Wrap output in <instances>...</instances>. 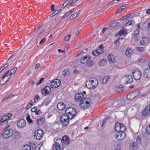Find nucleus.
I'll return each mask as SVG.
<instances>
[{"mask_svg": "<svg viewBox=\"0 0 150 150\" xmlns=\"http://www.w3.org/2000/svg\"><path fill=\"white\" fill-rule=\"evenodd\" d=\"M98 81L96 79H91L88 80L86 83V86L88 88L91 89L95 88L98 84Z\"/></svg>", "mask_w": 150, "mask_h": 150, "instance_id": "nucleus-1", "label": "nucleus"}, {"mask_svg": "<svg viewBox=\"0 0 150 150\" xmlns=\"http://www.w3.org/2000/svg\"><path fill=\"white\" fill-rule=\"evenodd\" d=\"M91 57L89 55H86L81 57L80 59V62L82 64H86L88 67L91 66L93 64L92 60H91Z\"/></svg>", "mask_w": 150, "mask_h": 150, "instance_id": "nucleus-2", "label": "nucleus"}, {"mask_svg": "<svg viewBox=\"0 0 150 150\" xmlns=\"http://www.w3.org/2000/svg\"><path fill=\"white\" fill-rule=\"evenodd\" d=\"M7 126L6 128V130L2 134V137L6 139L11 137L13 134V131L12 129L9 128V125H7Z\"/></svg>", "mask_w": 150, "mask_h": 150, "instance_id": "nucleus-3", "label": "nucleus"}, {"mask_svg": "<svg viewBox=\"0 0 150 150\" xmlns=\"http://www.w3.org/2000/svg\"><path fill=\"white\" fill-rule=\"evenodd\" d=\"M84 96L82 93H78L76 94L75 96V100L77 102H80L79 106L81 108L84 104Z\"/></svg>", "mask_w": 150, "mask_h": 150, "instance_id": "nucleus-4", "label": "nucleus"}, {"mask_svg": "<svg viewBox=\"0 0 150 150\" xmlns=\"http://www.w3.org/2000/svg\"><path fill=\"white\" fill-rule=\"evenodd\" d=\"M63 145L62 141L60 139H57L55 141V143L54 144L52 148L54 150H59L63 149Z\"/></svg>", "mask_w": 150, "mask_h": 150, "instance_id": "nucleus-5", "label": "nucleus"}, {"mask_svg": "<svg viewBox=\"0 0 150 150\" xmlns=\"http://www.w3.org/2000/svg\"><path fill=\"white\" fill-rule=\"evenodd\" d=\"M69 109H71L72 110L71 111L68 112L69 108H67L66 110V115H67V118L69 119H71L73 118L74 117L76 116L77 114V112L75 109H74L73 108H72L69 107Z\"/></svg>", "mask_w": 150, "mask_h": 150, "instance_id": "nucleus-6", "label": "nucleus"}, {"mask_svg": "<svg viewBox=\"0 0 150 150\" xmlns=\"http://www.w3.org/2000/svg\"><path fill=\"white\" fill-rule=\"evenodd\" d=\"M66 117L67 115L65 114H63L60 118V121L63 126H66L68 124L69 120Z\"/></svg>", "mask_w": 150, "mask_h": 150, "instance_id": "nucleus-7", "label": "nucleus"}, {"mask_svg": "<svg viewBox=\"0 0 150 150\" xmlns=\"http://www.w3.org/2000/svg\"><path fill=\"white\" fill-rule=\"evenodd\" d=\"M115 128V130L117 132H124L126 130V128L125 126L123 124L119 122L116 123Z\"/></svg>", "mask_w": 150, "mask_h": 150, "instance_id": "nucleus-8", "label": "nucleus"}, {"mask_svg": "<svg viewBox=\"0 0 150 150\" xmlns=\"http://www.w3.org/2000/svg\"><path fill=\"white\" fill-rule=\"evenodd\" d=\"M124 132H117L115 135V138L120 141L124 139L126 137V134Z\"/></svg>", "mask_w": 150, "mask_h": 150, "instance_id": "nucleus-9", "label": "nucleus"}, {"mask_svg": "<svg viewBox=\"0 0 150 150\" xmlns=\"http://www.w3.org/2000/svg\"><path fill=\"white\" fill-rule=\"evenodd\" d=\"M43 135V132L41 129L36 130L34 133V136L37 140H40Z\"/></svg>", "mask_w": 150, "mask_h": 150, "instance_id": "nucleus-10", "label": "nucleus"}, {"mask_svg": "<svg viewBox=\"0 0 150 150\" xmlns=\"http://www.w3.org/2000/svg\"><path fill=\"white\" fill-rule=\"evenodd\" d=\"M133 76L134 79L136 80L140 79L142 76L141 72L139 70H136L133 72Z\"/></svg>", "mask_w": 150, "mask_h": 150, "instance_id": "nucleus-11", "label": "nucleus"}, {"mask_svg": "<svg viewBox=\"0 0 150 150\" xmlns=\"http://www.w3.org/2000/svg\"><path fill=\"white\" fill-rule=\"evenodd\" d=\"M61 84V81L59 79H56L51 82L50 86L52 88H56L59 86Z\"/></svg>", "mask_w": 150, "mask_h": 150, "instance_id": "nucleus-12", "label": "nucleus"}, {"mask_svg": "<svg viewBox=\"0 0 150 150\" xmlns=\"http://www.w3.org/2000/svg\"><path fill=\"white\" fill-rule=\"evenodd\" d=\"M84 101L85 100V103L83 104L82 108L83 109L87 108L89 107L91 103V100L89 97H86L84 98Z\"/></svg>", "mask_w": 150, "mask_h": 150, "instance_id": "nucleus-13", "label": "nucleus"}, {"mask_svg": "<svg viewBox=\"0 0 150 150\" xmlns=\"http://www.w3.org/2000/svg\"><path fill=\"white\" fill-rule=\"evenodd\" d=\"M26 122L25 120L23 119L19 120L17 123V125L19 128L24 127L26 125Z\"/></svg>", "mask_w": 150, "mask_h": 150, "instance_id": "nucleus-14", "label": "nucleus"}, {"mask_svg": "<svg viewBox=\"0 0 150 150\" xmlns=\"http://www.w3.org/2000/svg\"><path fill=\"white\" fill-rule=\"evenodd\" d=\"M51 91L50 87L49 86H46L41 90V92L42 96H45L48 95Z\"/></svg>", "mask_w": 150, "mask_h": 150, "instance_id": "nucleus-15", "label": "nucleus"}, {"mask_svg": "<svg viewBox=\"0 0 150 150\" xmlns=\"http://www.w3.org/2000/svg\"><path fill=\"white\" fill-rule=\"evenodd\" d=\"M123 79L125 80V84H126L128 83H131L133 81V78L131 76L129 75H127L123 76Z\"/></svg>", "mask_w": 150, "mask_h": 150, "instance_id": "nucleus-16", "label": "nucleus"}, {"mask_svg": "<svg viewBox=\"0 0 150 150\" xmlns=\"http://www.w3.org/2000/svg\"><path fill=\"white\" fill-rule=\"evenodd\" d=\"M11 116V115L10 113H7L4 115L0 120V125H1L3 122L9 119Z\"/></svg>", "mask_w": 150, "mask_h": 150, "instance_id": "nucleus-17", "label": "nucleus"}, {"mask_svg": "<svg viewBox=\"0 0 150 150\" xmlns=\"http://www.w3.org/2000/svg\"><path fill=\"white\" fill-rule=\"evenodd\" d=\"M150 114V105L147 106L142 112V115L144 116H146Z\"/></svg>", "mask_w": 150, "mask_h": 150, "instance_id": "nucleus-18", "label": "nucleus"}, {"mask_svg": "<svg viewBox=\"0 0 150 150\" xmlns=\"http://www.w3.org/2000/svg\"><path fill=\"white\" fill-rule=\"evenodd\" d=\"M115 92L121 93L124 90L123 86L122 85H120L119 86H117L115 87Z\"/></svg>", "mask_w": 150, "mask_h": 150, "instance_id": "nucleus-19", "label": "nucleus"}, {"mask_svg": "<svg viewBox=\"0 0 150 150\" xmlns=\"http://www.w3.org/2000/svg\"><path fill=\"white\" fill-rule=\"evenodd\" d=\"M149 41V39L148 37L143 38L140 41V44L141 45H143L148 43Z\"/></svg>", "mask_w": 150, "mask_h": 150, "instance_id": "nucleus-20", "label": "nucleus"}, {"mask_svg": "<svg viewBox=\"0 0 150 150\" xmlns=\"http://www.w3.org/2000/svg\"><path fill=\"white\" fill-rule=\"evenodd\" d=\"M62 140V143H64L66 144H70V139L67 135H65L63 136Z\"/></svg>", "mask_w": 150, "mask_h": 150, "instance_id": "nucleus-21", "label": "nucleus"}, {"mask_svg": "<svg viewBox=\"0 0 150 150\" xmlns=\"http://www.w3.org/2000/svg\"><path fill=\"white\" fill-rule=\"evenodd\" d=\"M137 144L135 142L131 143L129 144V148L132 150H136L137 149Z\"/></svg>", "mask_w": 150, "mask_h": 150, "instance_id": "nucleus-22", "label": "nucleus"}, {"mask_svg": "<svg viewBox=\"0 0 150 150\" xmlns=\"http://www.w3.org/2000/svg\"><path fill=\"white\" fill-rule=\"evenodd\" d=\"M66 105L62 102H59L57 105V108L58 110H64L65 108Z\"/></svg>", "mask_w": 150, "mask_h": 150, "instance_id": "nucleus-23", "label": "nucleus"}, {"mask_svg": "<svg viewBox=\"0 0 150 150\" xmlns=\"http://www.w3.org/2000/svg\"><path fill=\"white\" fill-rule=\"evenodd\" d=\"M144 76L145 78L150 77V70L149 69H146L144 71Z\"/></svg>", "mask_w": 150, "mask_h": 150, "instance_id": "nucleus-24", "label": "nucleus"}, {"mask_svg": "<svg viewBox=\"0 0 150 150\" xmlns=\"http://www.w3.org/2000/svg\"><path fill=\"white\" fill-rule=\"evenodd\" d=\"M33 147L30 144H25L23 146L22 150H31L33 149Z\"/></svg>", "mask_w": 150, "mask_h": 150, "instance_id": "nucleus-25", "label": "nucleus"}, {"mask_svg": "<svg viewBox=\"0 0 150 150\" xmlns=\"http://www.w3.org/2000/svg\"><path fill=\"white\" fill-rule=\"evenodd\" d=\"M133 52L132 48H128L125 52V54L127 56H130L133 54Z\"/></svg>", "mask_w": 150, "mask_h": 150, "instance_id": "nucleus-26", "label": "nucleus"}, {"mask_svg": "<svg viewBox=\"0 0 150 150\" xmlns=\"http://www.w3.org/2000/svg\"><path fill=\"white\" fill-rule=\"evenodd\" d=\"M45 119L43 118H41L37 120V123L38 126L42 125L44 123Z\"/></svg>", "mask_w": 150, "mask_h": 150, "instance_id": "nucleus-27", "label": "nucleus"}, {"mask_svg": "<svg viewBox=\"0 0 150 150\" xmlns=\"http://www.w3.org/2000/svg\"><path fill=\"white\" fill-rule=\"evenodd\" d=\"M109 62L111 63H114L115 61L114 56L112 54L108 56V57Z\"/></svg>", "mask_w": 150, "mask_h": 150, "instance_id": "nucleus-28", "label": "nucleus"}, {"mask_svg": "<svg viewBox=\"0 0 150 150\" xmlns=\"http://www.w3.org/2000/svg\"><path fill=\"white\" fill-rule=\"evenodd\" d=\"M70 71L69 69H65L62 72V74L65 76H68L70 74Z\"/></svg>", "mask_w": 150, "mask_h": 150, "instance_id": "nucleus-29", "label": "nucleus"}, {"mask_svg": "<svg viewBox=\"0 0 150 150\" xmlns=\"http://www.w3.org/2000/svg\"><path fill=\"white\" fill-rule=\"evenodd\" d=\"M62 10V8L57 10L52 13L50 16V18H52L55 15L57 14L60 11Z\"/></svg>", "mask_w": 150, "mask_h": 150, "instance_id": "nucleus-30", "label": "nucleus"}, {"mask_svg": "<svg viewBox=\"0 0 150 150\" xmlns=\"http://www.w3.org/2000/svg\"><path fill=\"white\" fill-rule=\"evenodd\" d=\"M97 50L99 54L103 53L104 52V50L103 48V45H100L99 47V48Z\"/></svg>", "mask_w": 150, "mask_h": 150, "instance_id": "nucleus-31", "label": "nucleus"}, {"mask_svg": "<svg viewBox=\"0 0 150 150\" xmlns=\"http://www.w3.org/2000/svg\"><path fill=\"white\" fill-rule=\"evenodd\" d=\"M134 98L133 95L132 93L129 94L127 96V99L129 100H132Z\"/></svg>", "mask_w": 150, "mask_h": 150, "instance_id": "nucleus-32", "label": "nucleus"}, {"mask_svg": "<svg viewBox=\"0 0 150 150\" xmlns=\"http://www.w3.org/2000/svg\"><path fill=\"white\" fill-rule=\"evenodd\" d=\"M107 62V61L106 60H101L99 62L100 65L101 66H103L106 64Z\"/></svg>", "mask_w": 150, "mask_h": 150, "instance_id": "nucleus-33", "label": "nucleus"}, {"mask_svg": "<svg viewBox=\"0 0 150 150\" xmlns=\"http://www.w3.org/2000/svg\"><path fill=\"white\" fill-rule=\"evenodd\" d=\"M110 78L108 76H105L103 79V82L104 83H106L108 81Z\"/></svg>", "mask_w": 150, "mask_h": 150, "instance_id": "nucleus-34", "label": "nucleus"}, {"mask_svg": "<svg viewBox=\"0 0 150 150\" xmlns=\"http://www.w3.org/2000/svg\"><path fill=\"white\" fill-rule=\"evenodd\" d=\"M135 23V21L133 20H132L129 21L125 24L126 26H127L131 24H134Z\"/></svg>", "mask_w": 150, "mask_h": 150, "instance_id": "nucleus-35", "label": "nucleus"}, {"mask_svg": "<svg viewBox=\"0 0 150 150\" xmlns=\"http://www.w3.org/2000/svg\"><path fill=\"white\" fill-rule=\"evenodd\" d=\"M78 14V13H74L70 16L69 19H72L76 18L77 17Z\"/></svg>", "mask_w": 150, "mask_h": 150, "instance_id": "nucleus-36", "label": "nucleus"}, {"mask_svg": "<svg viewBox=\"0 0 150 150\" xmlns=\"http://www.w3.org/2000/svg\"><path fill=\"white\" fill-rule=\"evenodd\" d=\"M9 70H8L2 76L1 78L4 79L6 76H9V75L8 74H9Z\"/></svg>", "mask_w": 150, "mask_h": 150, "instance_id": "nucleus-37", "label": "nucleus"}, {"mask_svg": "<svg viewBox=\"0 0 150 150\" xmlns=\"http://www.w3.org/2000/svg\"><path fill=\"white\" fill-rule=\"evenodd\" d=\"M119 24V22L117 21H115L113 23L111 24L110 26L112 27H115L117 25H118Z\"/></svg>", "mask_w": 150, "mask_h": 150, "instance_id": "nucleus-38", "label": "nucleus"}, {"mask_svg": "<svg viewBox=\"0 0 150 150\" xmlns=\"http://www.w3.org/2000/svg\"><path fill=\"white\" fill-rule=\"evenodd\" d=\"M126 8V6L125 5H123L121 6L118 9L117 11V12H119L125 9Z\"/></svg>", "mask_w": 150, "mask_h": 150, "instance_id": "nucleus-39", "label": "nucleus"}, {"mask_svg": "<svg viewBox=\"0 0 150 150\" xmlns=\"http://www.w3.org/2000/svg\"><path fill=\"white\" fill-rule=\"evenodd\" d=\"M132 93L133 94V97H134V98L136 97L139 94V92H137V91H134Z\"/></svg>", "mask_w": 150, "mask_h": 150, "instance_id": "nucleus-40", "label": "nucleus"}, {"mask_svg": "<svg viewBox=\"0 0 150 150\" xmlns=\"http://www.w3.org/2000/svg\"><path fill=\"white\" fill-rule=\"evenodd\" d=\"M26 119L28 122L30 123H32V120L30 119V116L29 115H28L26 118Z\"/></svg>", "mask_w": 150, "mask_h": 150, "instance_id": "nucleus-41", "label": "nucleus"}, {"mask_svg": "<svg viewBox=\"0 0 150 150\" xmlns=\"http://www.w3.org/2000/svg\"><path fill=\"white\" fill-rule=\"evenodd\" d=\"M109 117L108 116H106L105 118H104L103 121L102 122V123L101 125V127H102L104 125L106 121L109 118Z\"/></svg>", "mask_w": 150, "mask_h": 150, "instance_id": "nucleus-42", "label": "nucleus"}, {"mask_svg": "<svg viewBox=\"0 0 150 150\" xmlns=\"http://www.w3.org/2000/svg\"><path fill=\"white\" fill-rule=\"evenodd\" d=\"M92 54L94 56H97L99 54L97 50L93 51L92 52Z\"/></svg>", "mask_w": 150, "mask_h": 150, "instance_id": "nucleus-43", "label": "nucleus"}, {"mask_svg": "<svg viewBox=\"0 0 150 150\" xmlns=\"http://www.w3.org/2000/svg\"><path fill=\"white\" fill-rule=\"evenodd\" d=\"M136 49L138 51L143 52L144 50V48L142 47H136Z\"/></svg>", "mask_w": 150, "mask_h": 150, "instance_id": "nucleus-44", "label": "nucleus"}, {"mask_svg": "<svg viewBox=\"0 0 150 150\" xmlns=\"http://www.w3.org/2000/svg\"><path fill=\"white\" fill-rule=\"evenodd\" d=\"M115 1V0H112L108 4H107V5L105 6L104 7L106 8H108L109 7V5L112 4V3H113V2H114Z\"/></svg>", "mask_w": 150, "mask_h": 150, "instance_id": "nucleus-45", "label": "nucleus"}, {"mask_svg": "<svg viewBox=\"0 0 150 150\" xmlns=\"http://www.w3.org/2000/svg\"><path fill=\"white\" fill-rule=\"evenodd\" d=\"M146 132L147 134H150V125L146 127Z\"/></svg>", "mask_w": 150, "mask_h": 150, "instance_id": "nucleus-46", "label": "nucleus"}, {"mask_svg": "<svg viewBox=\"0 0 150 150\" xmlns=\"http://www.w3.org/2000/svg\"><path fill=\"white\" fill-rule=\"evenodd\" d=\"M50 103V101H43L42 103V104L43 105L47 106Z\"/></svg>", "mask_w": 150, "mask_h": 150, "instance_id": "nucleus-47", "label": "nucleus"}, {"mask_svg": "<svg viewBox=\"0 0 150 150\" xmlns=\"http://www.w3.org/2000/svg\"><path fill=\"white\" fill-rule=\"evenodd\" d=\"M44 80V79L43 78H42L38 81V82L36 84V85L38 86Z\"/></svg>", "mask_w": 150, "mask_h": 150, "instance_id": "nucleus-48", "label": "nucleus"}, {"mask_svg": "<svg viewBox=\"0 0 150 150\" xmlns=\"http://www.w3.org/2000/svg\"><path fill=\"white\" fill-rule=\"evenodd\" d=\"M13 95H14L13 94H11V95H10L8 96H6V97H5V98H3L2 100V101H4V100H6L8 98L12 96Z\"/></svg>", "mask_w": 150, "mask_h": 150, "instance_id": "nucleus-49", "label": "nucleus"}, {"mask_svg": "<svg viewBox=\"0 0 150 150\" xmlns=\"http://www.w3.org/2000/svg\"><path fill=\"white\" fill-rule=\"evenodd\" d=\"M17 70V67H14L13 69H11V72H12V73H13V74H15L16 72V70Z\"/></svg>", "mask_w": 150, "mask_h": 150, "instance_id": "nucleus-50", "label": "nucleus"}, {"mask_svg": "<svg viewBox=\"0 0 150 150\" xmlns=\"http://www.w3.org/2000/svg\"><path fill=\"white\" fill-rule=\"evenodd\" d=\"M71 36V35H69L66 36L65 38V40L67 41H68L69 40Z\"/></svg>", "mask_w": 150, "mask_h": 150, "instance_id": "nucleus-51", "label": "nucleus"}, {"mask_svg": "<svg viewBox=\"0 0 150 150\" xmlns=\"http://www.w3.org/2000/svg\"><path fill=\"white\" fill-rule=\"evenodd\" d=\"M114 150H121L120 146L118 145H117L115 148Z\"/></svg>", "mask_w": 150, "mask_h": 150, "instance_id": "nucleus-52", "label": "nucleus"}, {"mask_svg": "<svg viewBox=\"0 0 150 150\" xmlns=\"http://www.w3.org/2000/svg\"><path fill=\"white\" fill-rule=\"evenodd\" d=\"M46 39V38H43L40 41V42H39V44H42L43 42H44L45 41Z\"/></svg>", "mask_w": 150, "mask_h": 150, "instance_id": "nucleus-53", "label": "nucleus"}, {"mask_svg": "<svg viewBox=\"0 0 150 150\" xmlns=\"http://www.w3.org/2000/svg\"><path fill=\"white\" fill-rule=\"evenodd\" d=\"M32 105L30 103H29L27 105V107L26 108V109L27 110H28L31 107Z\"/></svg>", "mask_w": 150, "mask_h": 150, "instance_id": "nucleus-54", "label": "nucleus"}, {"mask_svg": "<svg viewBox=\"0 0 150 150\" xmlns=\"http://www.w3.org/2000/svg\"><path fill=\"white\" fill-rule=\"evenodd\" d=\"M36 109H38V108L37 107H35L31 109V111L33 112H35Z\"/></svg>", "mask_w": 150, "mask_h": 150, "instance_id": "nucleus-55", "label": "nucleus"}, {"mask_svg": "<svg viewBox=\"0 0 150 150\" xmlns=\"http://www.w3.org/2000/svg\"><path fill=\"white\" fill-rule=\"evenodd\" d=\"M55 7V5L54 4H52L51 6V9L52 11H54L55 10L54 8Z\"/></svg>", "mask_w": 150, "mask_h": 150, "instance_id": "nucleus-56", "label": "nucleus"}, {"mask_svg": "<svg viewBox=\"0 0 150 150\" xmlns=\"http://www.w3.org/2000/svg\"><path fill=\"white\" fill-rule=\"evenodd\" d=\"M125 32L124 30H122L119 31V34L120 35H121L123 34Z\"/></svg>", "mask_w": 150, "mask_h": 150, "instance_id": "nucleus-57", "label": "nucleus"}, {"mask_svg": "<svg viewBox=\"0 0 150 150\" xmlns=\"http://www.w3.org/2000/svg\"><path fill=\"white\" fill-rule=\"evenodd\" d=\"M40 98V97L38 95H36L35 96V97L34 98V101L35 102H36V100H38V99Z\"/></svg>", "mask_w": 150, "mask_h": 150, "instance_id": "nucleus-58", "label": "nucleus"}, {"mask_svg": "<svg viewBox=\"0 0 150 150\" xmlns=\"http://www.w3.org/2000/svg\"><path fill=\"white\" fill-rule=\"evenodd\" d=\"M71 0H67L64 2L67 5L70 6V2Z\"/></svg>", "mask_w": 150, "mask_h": 150, "instance_id": "nucleus-59", "label": "nucleus"}, {"mask_svg": "<svg viewBox=\"0 0 150 150\" xmlns=\"http://www.w3.org/2000/svg\"><path fill=\"white\" fill-rule=\"evenodd\" d=\"M67 5L65 2H64L62 6L61 7V8L62 9L64 8L65 7L67 6Z\"/></svg>", "mask_w": 150, "mask_h": 150, "instance_id": "nucleus-60", "label": "nucleus"}, {"mask_svg": "<svg viewBox=\"0 0 150 150\" xmlns=\"http://www.w3.org/2000/svg\"><path fill=\"white\" fill-rule=\"evenodd\" d=\"M78 0H73L70 3V6H71L72 4H74V3L76 2Z\"/></svg>", "mask_w": 150, "mask_h": 150, "instance_id": "nucleus-61", "label": "nucleus"}, {"mask_svg": "<svg viewBox=\"0 0 150 150\" xmlns=\"http://www.w3.org/2000/svg\"><path fill=\"white\" fill-rule=\"evenodd\" d=\"M41 112L40 110V109H39L38 110V111H37L35 113L36 115H38Z\"/></svg>", "mask_w": 150, "mask_h": 150, "instance_id": "nucleus-62", "label": "nucleus"}, {"mask_svg": "<svg viewBox=\"0 0 150 150\" xmlns=\"http://www.w3.org/2000/svg\"><path fill=\"white\" fill-rule=\"evenodd\" d=\"M137 143H139L141 142V138L139 137H137Z\"/></svg>", "mask_w": 150, "mask_h": 150, "instance_id": "nucleus-63", "label": "nucleus"}, {"mask_svg": "<svg viewBox=\"0 0 150 150\" xmlns=\"http://www.w3.org/2000/svg\"><path fill=\"white\" fill-rule=\"evenodd\" d=\"M8 66V63H6L5 64H3V68H7Z\"/></svg>", "mask_w": 150, "mask_h": 150, "instance_id": "nucleus-64", "label": "nucleus"}]
</instances>
